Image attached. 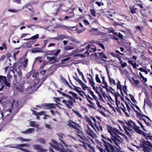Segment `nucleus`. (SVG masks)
<instances>
[{"mask_svg":"<svg viewBox=\"0 0 152 152\" xmlns=\"http://www.w3.org/2000/svg\"><path fill=\"white\" fill-rule=\"evenodd\" d=\"M42 57H37L35 58V61L34 62H38L39 63H41L42 62Z\"/></svg>","mask_w":152,"mask_h":152,"instance_id":"473e14b6","label":"nucleus"},{"mask_svg":"<svg viewBox=\"0 0 152 152\" xmlns=\"http://www.w3.org/2000/svg\"><path fill=\"white\" fill-rule=\"evenodd\" d=\"M99 57L102 58V60L104 61H106L103 58H104L105 59H107V58L105 55L103 53H99Z\"/></svg>","mask_w":152,"mask_h":152,"instance_id":"5701e85b","label":"nucleus"},{"mask_svg":"<svg viewBox=\"0 0 152 152\" xmlns=\"http://www.w3.org/2000/svg\"><path fill=\"white\" fill-rule=\"evenodd\" d=\"M97 148L100 152H106L105 150L102 148L101 147L97 146Z\"/></svg>","mask_w":152,"mask_h":152,"instance_id":"4d7b16f0","label":"nucleus"},{"mask_svg":"<svg viewBox=\"0 0 152 152\" xmlns=\"http://www.w3.org/2000/svg\"><path fill=\"white\" fill-rule=\"evenodd\" d=\"M83 23L86 25L89 24V23L87 20H83Z\"/></svg>","mask_w":152,"mask_h":152,"instance_id":"69168bd1","label":"nucleus"},{"mask_svg":"<svg viewBox=\"0 0 152 152\" xmlns=\"http://www.w3.org/2000/svg\"><path fill=\"white\" fill-rule=\"evenodd\" d=\"M137 122L139 123V124L140 125V126L141 128L143 129V130L145 132H147V130H146L144 126L142 125V124L141 123V122L139 121H137Z\"/></svg>","mask_w":152,"mask_h":152,"instance_id":"4c0bfd02","label":"nucleus"},{"mask_svg":"<svg viewBox=\"0 0 152 152\" xmlns=\"http://www.w3.org/2000/svg\"><path fill=\"white\" fill-rule=\"evenodd\" d=\"M28 59H26L24 60V64L23 65V67L24 68H25L28 65Z\"/></svg>","mask_w":152,"mask_h":152,"instance_id":"37998d69","label":"nucleus"},{"mask_svg":"<svg viewBox=\"0 0 152 152\" xmlns=\"http://www.w3.org/2000/svg\"><path fill=\"white\" fill-rule=\"evenodd\" d=\"M68 38V37L64 35L61 34L59 35H58V37L56 38H54V39H55L56 40H63L64 39H67Z\"/></svg>","mask_w":152,"mask_h":152,"instance_id":"ddd939ff","label":"nucleus"},{"mask_svg":"<svg viewBox=\"0 0 152 152\" xmlns=\"http://www.w3.org/2000/svg\"><path fill=\"white\" fill-rule=\"evenodd\" d=\"M111 135L110 139L112 141L113 143L114 144L118 147L123 142V140L122 138L117 134L113 132H109Z\"/></svg>","mask_w":152,"mask_h":152,"instance_id":"7ed1b4c3","label":"nucleus"},{"mask_svg":"<svg viewBox=\"0 0 152 152\" xmlns=\"http://www.w3.org/2000/svg\"><path fill=\"white\" fill-rule=\"evenodd\" d=\"M79 83L81 85L82 87V88L84 90H86V88H88L87 86L82 81L79 80Z\"/></svg>","mask_w":152,"mask_h":152,"instance_id":"4be33fe9","label":"nucleus"},{"mask_svg":"<svg viewBox=\"0 0 152 152\" xmlns=\"http://www.w3.org/2000/svg\"><path fill=\"white\" fill-rule=\"evenodd\" d=\"M94 127L96 130V132H98V131L99 132L100 131H102V127L100 125H99V126H98L97 125L95 124Z\"/></svg>","mask_w":152,"mask_h":152,"instance_id":"6ab92c4d","label":"nucleus"},{"mask_svg":"<svg viewBox=\"0 0 152 152\" xmlns=\"http://www.w3.org/2000/svg\"><path fill=\"white\" fill-rule=\"evenodd\" d=\"M108 77L110 83L111 84L112 83L113 85H116V83L114 80L113 78H111L110 76H109Z\"/></svg>","mask_w":152,"mask_h":152,"instance_id":"cd10ccee","label":"nucleus"},{"mask_svg":"<svg viewBox=\"0 0 152 152\" xmlns=\"http://www.w3.org/2000/svg\"><path fill=\"white\" fill-rule=\"evenodd\" d=\"M67 125L76 130H78L79 128L78 127H80V126L78 124H77L70 120H69V121H68Z\"/></svg>","mask_w":152,"mask_h":152,"instance_id":"6e6552de","label":"nucleus"},{"mask_svg":"<svg viewBox=\"0 0 152 152\" xmlns=\"http://www.w3.org/2000/svg\"><path fill=\"white\" fill-rule=\"evenodd\" d=\"M57 134L59 136V139L61 141V142L63 143V144L64 145L65 147H67V145L66 144L65 142L63 141V140L61 139L63 138V137L62 135V134H59L57 133Z\"/></svg>","mask_w":152,"mask_h":152,"instance_id":"a211bd4d","label":"nucleus"},{"mask_svg":"<svg viewBox=\"0 0 152 152\" xmlns=\"http://www.w3.org/2000/svg\"><path fill=\"white\" fill-rule=\"evenodd\" d=\"M47 59L50 61H53V62L57 61V57L56 56H48L47 57Z\"/></svg>","mask_w":152,"mask_h":152,"instance_id":"f3484780","label":"nucleus"},{"mask_svg":"<svg viewBox=\"0 0 152 152\" xmlns=\"http://www.w3.org/2000/svg\"><path fill=\"white\" fill-rule=\"evenodd\" d=\"M54 105H55L57 107H60L57 104L45 103L42 104V106L47 107V109L55 108V107L54 106Z\"/></svg>","mask_w":152,"mask_h":152,"instance_id":"9d476101","label":"nucleus"},{"mask_svg":"<svg viewBox=\"0 0 152 152\" xmlns=\"http://www.w3.org/2000/svg\"><path fill=\"white\" fill-rule=\"evenodd\" d=\"M88 146L93 152H95V149L93 146L89 144H88Z\"/></svg>","mask_w":152,"mask_h":152,"instance_id":"864d4df0","label":"nucleus"},{"mask_svg":"<svg viewBox=\"0 0 152 152\" xmlns=\"http://www.w3.org/2000/svg\"><path fill=\"white\" fill-rule=\"evenodd\" d=\"M31 52L33 53H35L38 52H42V50L39 48H37L34 49L32 50Z\"/></svg>","mask_w":152,"mask_h":152,"instance_id":"412c9836","label":"nucleus"},{"mask_svg":"<svg viewBox=\"0 0 152 152\" xmlns=\"http://www.w3.org/2000/svg\"><path fill=\"white\" fill-rule=\"evenodd\" d=\"M85 118L86 121L95 130L96 132V130L93 125L92 122L90 119L87 116H85Z\"/></svg>","mask_w":152,"mask_h":152,"instance_id":"f8f14e48","label":"nucleus"},{"mask_svg":"<svg viewBox=\"0 0 152 152\" xmlns=\"http://www.w3.org/2000/svg\"><path fill=\"white\" fill-rule=\"evenodd\" d=\"M16 72H17V74L18 75L21 76L22 75V72L19 69L18 71H16Z\"/></svg>","mask_w":152,"mask_h":152,"instance_id":"774afa93","label":"nucleus"},{"mask_svg":"<svg viewBox=\"0 0 152 152\" xmlns=\"http://www.w3.org/2000/svg\"><path fill=\"white\" fill-rule=\"evenodd\" d=\"M39 74L38 72H36L34 71H31L27 74L26 77L28 79H30L32 81L39 76Z\"/></svg>","mask_w":152,"mask_h":152,"instance_id":"39448f33","label":"nucleus"},{"mask_svg":"<svg viewBox=\"0 0 152 152\" xmlns=\"http://www.w3.org/2000/svg\"><path fill=\"white\" fill-rule=\"evenodd\" d=\"M62 102L64 103H65V104L66 105V106H67V107L70 109H71L72 107H71L70 106L69 104H68V103H66V101L64 99L62 100Z\"/></svg>","mask_w":152,"mask_h":152,"instance_id":"c9c22d12","label":"nucleus"},{"mask_svg":"<svg viewBox=\"0 0 152 152\" xmlns=\"http://www.w3.org/2000/svg\"><path fill=\"white\" fill-rule=\"evenodd\" d=\"M52 141L55 145H53L51 142H49V144L51 147L56 150L59 151L60 152H67L61 143H59L58 144V142L53 140H52Z\"/></svg>","mask_w":152,"mask_h":152,"instance_id":"20e7f679","label":"nucleus"},{"mask_svg":"<svg viewBox=\"0 0 152 152\" xmlns=\"http://www.w3.org/2000/svg\"><path fill=\"white\" fill-rule=\"evenodd\" d=\"M97 148L100 152H106L105 150L102 148L101 147L97 146Z\"/></svg>","mask_w":152,"mask_h":152,"instance_id":"13d9d810","label":"nucleus"},{"mask_svg":"<svg viewBox=\"0 0 152 152\" xmlns=\"http://www.w3.org/2000/svg\"><path fill=\"white\" fill-rule=\"evenodd\" d=\"M95 79L96 82L99 83H101V82L100 80V78L99 77V75L96 74V75Z\"/></svg>","mask_w":152,"mask_h":152,"instance_id":"ea45409f","label":"nucleus"},{"mask_svg":"<svg viewBox=\"0 0 152 152\" xmlns=\"http://www.w3.org/2000/svg\"><path fill=\"white\" fill-rule=\"evenodd\" d=\"M111 54L113 57H115L116 58H118V57H119V56L118 54H115L113 52L111 53Z\"/></svg>","mask_w":152,"mask_h":152,"instance_id":"6e6d98bb","label":"nucleus"},{"mask_svg":"<svg viewBox=\"0 0 152 152\" xmlns=\"http://www.w3.org/2000/svg\"><path fill=\"white\" fill-rule=\"evenodd\" d=\"M32 146L34 149L37 151L39 150L42 147L41 145H33Z\"/></svg>","mask_w":152,"mask_h":152,"instance_id":"aec40b11","label":"nucleus"},{"mask_svg":"<svg viewBox=\"0 0 152 152\" xmlns=\"http://www.w3.org/2000/svg\"><path fill=\"white\" fill-rule=\"evenodd\" d=\"M146 104L150 106H151L152 105V103L149 99L148 97H147L146 98Z\"/></svg>","mask_w":152,"mask_h":152,"instance_id":"58836bf2","label":"nucleus"},{"mask_svg":"<svg viewBox=\"0 0 152 152\" xmlns=\"http://www.w3.org/2000/svg\"><path fill=\"white\" fill-rule=\"evenodd\" d=\"M102 83L104 85V86L102 85V87L103 88H105L107 91H108V89L107 88L108 85L107 83L105 80V78L103 77L102 78Z\"/></svg>","mask_w":152,"mask_h":152,"instance_id":"2eb2a0df","label":"nucleus"},{"mask_svg":"<svg viewBox=\"0 0 152 152\" xmlns=\"http://www.w3.org/2000/svg\"><path fill=\"white\" fill-rule=\"evenodd\" d=\"M112 132H113L116 134H118L120 135L121 133L118 129L114 128L113 129V131Z\"/></svg>","mask_w":152,"mask_h":152,"instance_id":"f704fd0d","label":"nucleus"},{"mask_svg":"<svg viewBox=\"0 0 152 152\" xmlns=\"http://www.w3.org/2000/svg\"><path fill=\"white\" fill-rule=\"evenodd\" d=\"M105 140H104L103 139H101V140L104 143V145L106 148H107L108 147H109L110 149L111 150L113 151L114 150V147L113 145H112L111 143H109L108 142H107ZM114 147L116 148H117L115 146H114Z\"/></svg>","mask_w":152,"mask_h":152,"instance_id":"1a4fd4ad","label":"nucleus"},{"mask_svg":"<svg viewBox=\"0 0 152 152\" xmlns=\"http://www.w3.org/2000/svg\"><path fill=\"white\" fill-rule=\"evenodd\" d=\"M46 151V150L42 149V147L39 150L37 151V152H45Z\"/></svg>","mask_w":152,"mask_h":152,"instance_id":"680f3d73","label":"nucleus"},{"mask_svg":"<svg viewBox=\"0 0 152 152\" xmlns=\"http://www.w3.org/2000/svg\"><path fill=\"white\" fill-rule=\"evenodd\" d=\"M86 49H87V50L84 53V54H87V55L88 56L89 55L88 52H95L96 50V47L93 45H88L86 47Z\"/></svg>","mask_w":152,"mask_h":152,"instance_id":"423d86ee","label":"nucleus"},{"mask_svg":"<svg viewBox=\"0 0 152 152\" xmlns=\"http://www.w3.org/2000/svg\"><path fill=\"white\" fill-rule=\"evenodd\" d=\"M123 90L124 92L126 94H127V93L126 92V91H127V87L126 85H125L123 87Z\"/></svg>","mask_w":152,"mask_h":152,"instance_id":"8fccbe9b","label":"nucleus"},{"mask_svg":"<svg viewBox=\"0 0 152 152\" xmlns=\"http://www.w3.org/2000/svg\"><path fill=\"white\" fill-rule=\"evenodd\" d=\"M2 81L7 86L10 87V84L7 82V79L5 76L0 75V82L1 83Z\"/></svg>","mask_w":152,"mask_h":152,"instance_id":"9b49d317","label":"nucleus"},{"mask_svg":"<svg viewBox=\"0 0 152 152\" xmlns=\"http://www.w3.org/2000/svg\"><path fill=\"white\" fill-rule=\"evenodd\" d=\"M125 123L128 125L129 126L132 127V125L131 124L130 122H129V121H125Z\"/></svg>","mask_w":152,"mask_h":152,"instance_id":"338daca9","label":"nucleus"},{"mask_svg":"<svg viewBox=\"0 0 152 152\" xmlns=\"http://www.w3.org/2000/svg\"><path fill=\"white\" fill-rule=\"evenodd\" d=\"M140 142L137 148H142V150L144 152H150L149 150L152 149V144L151 142L143 139L140 140Z\"/></svg>","mask_w":152,"mask_h":152,"instance_id":"f03ea898","label":"nucleus"},{"mask_svg":"<svg viewBox=\"0 0 152 152\" xmlns=\"http://www.w3.org/2000/svg\"><path fill=\"white\" fill-rule=\"evenodd\" d=\"M123 127L124 130H128L130 132H131L132 133L134 132V131L131 128L129 127H127L125 126V125H124Z\"/></svg>","mask_w":152,"mask_h":152,"instance_id":"bb28decb","label":"nucleus"},{"mask_svg":"<svg viewBox=\"0 0 152 152\" xmlns=\"http://www.w3.org/2000/svg\"><path fill=\"white\" fill-rule=\"evenodd\" d=\"M35 87L34 86H29L27 87V90L28 91L29 93H31L35 91L36 89L35 88Z\"/></svg>","mask_w":152,"mask_h":152,"instance_id":"4468645a","label":"nucleus"},{"mask_svg":"<svg viewBox=\"0 0 152 152\" xmlns=\"http://www.w3.org/2000/svg\"><path fill=\"white\" fill-rule=\"evenodd\" d=\"M130 9L131 10V12L132 14H133L134 13H136V11L137 10V8H134V7H130Z\"/></svg>","mask_w":152,"mask_h":152,"instance_id":"c85d7f7f","label":"nucleus"},{"mask_svg":"<svg viewBox=\"0 0 152 152\" xmlns=\"http://www.w3.org/2000/svg\"><path fill=\"white\" fill-rule=\"evenodd\" d=\"M7 77L8 80V81H9V80L12 78V76L10 74L8 73L7 74Z\"/></svg>","mask_w":152,"mask_h":152,"instance_id":"e2e57ef3","label":"nucleus"},{"mask_svg":"<svg viewBox=\"0 0 152 152\" xmlns=\"http://www.w3.org/2000/svg\"><path fill=\"white\" fill-rule=\"evenodd\" d=\"M60 49H58V50L56 51V52L55 53H54L53 54V55L55 56H56H56L58 55V54L60 52Z\"/></svg>","mask_w":152,"mask_h":152,"instance_id":"bf43d9fd","label":"nucleus"},{"mask_svg":"<svg viewBox=\"0 0 152 152\" xmlns=\"http://www.w3.org/2000/svg\"><path fill=\"white\" fill-rule=\"evenodd\" d=\"M88 79H89V82L91 83V86L95 85V83L94 82L93 79V78L92 79H91L90 78H88Z\"/></svg>","mask_w":152,"mask_h":152,"instance_id":"09e8293b","label":"nucleus"},{"mask_svg":"<svg viewBox=\"0 0 152 152\" xmlns=\"http://www.w3.org/2000/svg\"><path fill=\"white\" fill-rule=\"evenodd\" d=\"M138 70L141 72H144L146 74H148V72L146 70L142 68H140L138 69Z\"/></svg>","mask_w":152,"mask_h":152,"instance_id":"49530a36","label":"nucleus"},{"mask_svg":"<svg viewBox=\"0 0 152 152\" xmlns=\"http://www.w3.org/2000/svg\"><path fill=\"white\" fill-rule=\"evenodd\" d=\"M39 37V35L38 34H37L34 36L32 37H31L30 38V39L33 40H35L38 38Z\"/></svg>","mask_w":152,"mask_h":152,"instance_id":"a18cd8bd","label":"nucleus"},{"mask_svg":"<svg viewBox=\"0 0 152 152\" xmlns=\"http://www.w3.org/2000/svg\"><path fill=\"white\" fill-rule=\"evenodd\" d=\"M34 130V128H29L24 131H22L21 133L24 134L31 133H33Z\"/></svg>","mask_w":152,"mask_h":152,"instance_id":"dca6fc26","label":"nucleus"},{"mask_svg":"<svg viewBox=\"0 0 152 152\" xmlns=\"http://www.w3.org/2000/svg\"><path fill=\"white\" fill-rule=\"evenodd\" d=\"M86 132L87 134L90 136H92V133L93 132H91L89 131H88L87 130H86Z\"/></svg>","mask_w":152,"mask_h":152,"instance_id":"0e129e2a","label":"nucleus"},{"mask_svg":"<svg viewBox=\"0 0 152 152\" xmlns=\"http://www.w3.org/2000/svg\"><path fill=\"white\" fill-rule=\"evenodd\" d=\"M101 137H102L105 140H106L109 141L111 143H113L112 141L110 139V138L107 137H105L104 136H103V135H101Z\"/></svg>","mask_w":152,"mask_h":152,"instance_id":"2f4dec72","label":"nucleus"},{"mask_svg":"<svg viewBox=\"0 0 152 152\" xmlns=\"http://www.w3.org/2000/svg\"><path fill=\"white\" fill-rule=\"evenodd\" d=\"M36 141L43 144L45 143V140L42 138H38L36 140Z\"/></svg>","mask_w":152,"mask_h":152,"instance_id":"b1692460","label":"nucleus"},{"mask_svg":"<svg viewBox=\"0 0 152 152\" xmlns=\"http://www.w3.org/2000/svg\"><path fill=\"white\" fill-rule=\"evenodd\" d=\"M71 58L70 57H67L66 58L64 59L61 60L62 63H64V62L68 61Z\"/></svg>","mask_w":152,"mask_h":152,"instance_id":"3c124183","label":"nucleus"},{"mask_svg":"<svg viewBox=\"0 0 152 152\" xmlns=\"http://www.w3.org/2000/svg\"><path fill=\"white\" fill-rule=\"evenodd\" d=\"M96 104H97V106H98V107H99V108H102L104 110H105V108H104V107H103L102 105H101L100 104V103L98 100L97 101H96Z\"/></svg>","mask_w":152,"mask_h":152,"instance_id":"c03bdc74","label":"nucleus"},{"mask_svg":"<svg viewBox=\"0 0 152 152\" xmlns=\"http://www.w3.org/2000/svg\"><path fill=\"white\" fill-rule=\"evenodd\" d=\"M14 101L15 100H13L11 101L10 102L7 103L4 107L5 109L3 112L0 110V115H1V118L2 120H3L4 119V116L5 115V112H9V113H10L12 112V109L13 108H15V107H17L18 106V102H16L15 104L14 105Z\"/></svg>","mask_w":152,"mask_h":152,"instance_id":"f257e3e1","label":"nucleus"},{"mask_svg":"<svg viewBox=\"0 0 152 152\" xmlns=\"http://www.w3.org/2000/svg\"><path fill=\"white\" fill-rule=\"evenodd\" d=\"M139 75L140 76L141 78L145 82H146L147 81V79L146 78H145L142 75V74L141 72L139 73Z\"/></svg>","mask_w":152,"mask_h":152,"instance_id":"a19ab883","label":"nucleus"},{"mask_svg":"<svg viewBox=\"0 0 152 152\" xmlns=\"http://www.w3.org/2000/svg\"><path fill=\"white\" fill-rule=\"evenodd\" d=\"M17 76L15 75L14 76V77L15 79L14 80L13 83V84H15L16 88L17 90L18 91L22 92L23 91V87L22 85H18L19 83H16V78Z\"/></svg>","mask_w":152,"mask_h":152,"instance_id":"0eeeda50","label":"nucleus"},{"mask_svg":"<svg viewBox=\"0 0 152 152\" xmlns=\"http://www.w3.org/2000/svg\"><path fill=\"white\" fill-rule=\"evenodd\" d=\"M72 111L73 112L75 113L77 115H78L80 117H82V115H81L80 113H79L78 111H76L74 110H72Z\"/></svg>","mask_w":152,"mask_h":152,"instance_id":"79ce46f5","label":"nucleus"},{"mask_svg":"<svg viewBox=\"0 0 152 152\" xmlns=\"http://www.w3.org/2000/svg\"><path fill=\"white\" fill-rule=\"evenodd\" d=\"M23 8H27L29 10H31L32 8L31 7V5L29 4H26L23 7Z\"/></svg>","mask_w":152,"mask_h":152,"instance_id":"c756f323","label":"nucleus"},{"mask_svg":"<svg viewBox=\"0 0 152 152\" xmlns=\"http://www.w3.org/2000/svg\"><path fill=\"white\" fill-rule=\"evenodd\" d=\"M61 27L62 28L64 29H69V30H71V28H74L76 27L75 26H72V27H67L66 26H65L64 25H62L61 26Z\"/></svg>","mask_w":152,"mask_h":152,"instance_id":"393cba45","label":"nucleus"},{"mask_svg":"<svg viewBox=\"0 0 152 152\" xmlns=\"http://www.w3.org/2000/svg\"><path fill=\"white\" fill-rule=\"evenodd\" d=\"M72 85L75 87V88L74 89V90H75L77 93H79V92H80V91L78 89V88L80 89V88L79 87L76 86L73 84H72Z\"/></svg>","mask_w":152,"mask_h":152,"instance_id":"603ef678","label":"nucleus"},{"mask_svg":"<svg viewBox=\"0 0 152 152\" xmlns=\"http://www.w3.org/2000/svg\"><path fill=\"white\" fill-rule=\"evenodd\" d=\"M134 126H133V129H134V130L137 133L138 131L139 130V126H137L135 124H134Z\"/></svg>","mask_w":152,"mask_h":152,"instance_id":"72a5a7b5","label":"nucleus"},{"mask_svg":"<svg viewBox=\"0 0 152 152\" xmlns=\"http://www.w3.org/2000/svg\"><path fill=\"white\" fill-rule=\"evenodd\" d=\"M17 139L26 142H29L31 140L30 139H25L23 138L22 137H19L17 138Z\"/></svg>","mask_w":152,"mask_h":152,"instance_id":"a878e982","label":"nucleus"},{"mask_svg":"<svg viewBox=\"0 0 152 152\" xmlns=\"http://www.w3.org/2000/svg\"><path fill=\"white\" fill-rule=\"evenodd\" d=\"M90 12L91 13V14L94 17L96 16V12L95 10L94 9H90Z\"/></svg>","mask_w":152,"mask_h":152,"instance_id":"e433bc0d","label":"nucleus"},{"mask_svg":"<svg viewBox=\"0 0 152 152\" xmlns=\"http://www.w3.org/2000/svg\"><path fill=\"white\" fill-rule=\"evenodd\" d=\"M96 93H97L98 94V95L99 98L102 100V102H104V101H103V99L102 96L101 94L98 91H96Z\"/></svg>","mask_w":152,"mask_h":152,"instance_id":"5fc2aeb1","label":"nucleus"},{"mask_svg":"<svg viewBox=\"0 0 152 152\" xmlns=\"http://www.w3.org/2000/svg\"><path fill=\"white\" fill-rule=\"evenodd\" d=\"M61 81L62 83H66L67 85H69V84H68V83L61 76Z\"/></svg>","mask_w":152,"mask_h":152,"instance_id":"de8ad7c7","label":"nucleus"},{"mask_svg":"<svg viewBox=\"0 0 152 152\" xmlns=\"http://www.w3.org/2000/svg\"><path fill=\"white\" fill-rule=\"evenodd\" d=\"M66 103H68V104H70L73 106V102L71 100H67L66 101Z\"/></svg>","mask_w":152,"mask_h":152,"instance_id":"052dcab7","label":"nucleus"},{"mask_svg":"<svg viewBox=\"0 0 152 152\" xmlns=\"http://www.w3.org/2000/svg\"><path fill=\"white\" fill-rule=\"evenodd\" d=\"M17 145L18 146V147H28L29 146V144H17Z\"/></svg>","mask_w":152,"mask_h":152,"instance_id":"7c9ffc66","label":"nucleus"}]
</instances>
